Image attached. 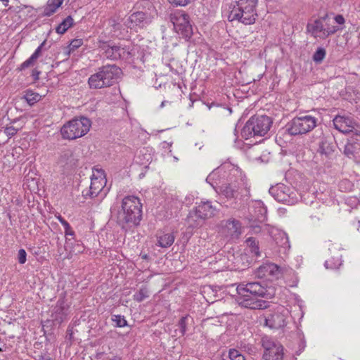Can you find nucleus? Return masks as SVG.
I'll return each mask as SVG.
<instances>
[{
	"label": "nucleus",
	"mask_w": 360,
	"mask_h": 360,
	"mask_svg": "<svg viewBox=\"0 0 360 360\" xmlns=\"http://www.w3.org/2000/svg\"><path fill=\"white\" fill-rule=\"evenodd\" d=\"M235 300L240 306L251 309H264L269 307L266 301L259 297L270 299L274 293L260 282L241 283L236 288Z\"/></svg>",
	"instance_id": "f257e3e1"
},
{
	"label": "nucleus",
	"mask_w": 360,
	"mask_h": 360,
	"mask_svg": "<svg viewBox=\"0 0 360 360\" xmlns=\"http://www.w3.org/2000/svg\"><path fill=\"white\" fill-rule=\"evenodd\" d=\"M142 219V204L139 198L127 195L122 199L118 220L122 228L137 226Z\"/></svg>",
	"instance_id": "f03ea898"
},
{
	"label": "nucleus",
	"mask_w": 360,
	"mask_h": 360,
	"mask_svg": "<svg viewBox=\"0 0 360 360\" xmlns=\"http://www.w3.org/2000/svg\"><path fill=\"white\" fill-rule=\"evenodd\" d=\"M256 3L252 1L239 0L231 8L228 16L229 21L238 20L244 25H252L255 22L257 14L256 13Z\"/></svg>",
	"instance_id": "7ed1b4c3"
},
{
	"label": "nucleus",
	"mask_w": 360,
	"mask_h": 360,
	"mask_svg": "<svg viewBox=\"0 0 360 360\" xmlns=\"http://www.w3.org/2000/svg\"><path fill=\"white\" fill-rule=\"evenodd\" d=\"M121 73V69L115 65H108L99 68L98 72L89 79L91 88L101 89L112 86Z\"/></svg>",
	"instance_id": "20e7f679"
},
{
	"label": "nucleus",
	"mask_w": 360,
	"mask_h": 360,
	"mask_svg": "<svg viewBox=\"0 0 360 360\" xmlns=\"http://www.w3.org/2000/svg\"><path fill=\"white\" fill-rule=\"evenodd\" d=\"M271 124V119L266 115L253 116L243 127L241 136L245 139L255 136H264L269 131Z\"/></svg>",
	"instance_id": "39448f33"
},
{
	"label": "nucleus",
	"mask_w": 360,
	"mask_h": 360,
	"mask_svg": "<svg viewBox=\"0 0 360 360\" xmlns=\"http://www.w3.org/2000/svg\"><path fill=\"white\" fill-rule=\"evenodd\" d=\"M217 212L215 206L210 201L200 202L193 210H191L187 216L186 221L188 227L192 229L202 226L204 221L213 217Z\"/></svg>",
	"instance_id": "423d86ee"
},
{
	"label": "nucleus",
	"mask_w": 360,
	"mask_h": 360,
	"mask_svg": "<svg viewBox=\"0 0 360 360\" xmlns=\"http://www.w3.org/2000/svg\"><path fill=\"white\" fill-rule=\"evenodd\" d=\"M91 126V120L86 117L75 118L64 124L61 128V134L65 139H76L84 136Z\"/></svg>",
	"instance_id": "0eeeda50"
},
{
	"label": "nucleus",
	"mask_w": 360,
	"mask_h": 360,
	"mask_svg": "<svg viewBox=\"0 0 360 360\" xmlns=\"http://www.w3.org/2000/svg\"><path fill=\"white\" fill-rule=\"evenodd\" d=\"M317 121V118L311 115L296 117L287 124V131L293 136L304 134L316 127Z\"/></svg>",
	"instance_id": "6e6552de"
},
{
	"label": "nucleus",
	"mask_w": 360,
	"mask_h": 360,
	"mask_svg": "<svg viewBox=\"0 0 360 360\" xmlns=\"http://www.w3.org/2000/svg\"><path fill=\"white\" fill-rule=\"evenodd\" d=\"M261 344L264 349L263 358L264 360H283V347L272 338L264 335L261 339Z\"/></svg>",
	"instance_id": "1a4fd4ad"
},
{
	"label": "nucleus",
	"mask_w": 360,
	"mask_h": 360,
	"mask_svg": "<svg viewBox=\"0 0 360 360\" xmlns=\"http://www.w3.org/2000/svg\"><path fill=\"white\" fill-rule=\"evenodd\" d=\"M217 227L219 232L229 240L236 241L242 234V224L234 218L221 220Z\"/></svg>",
	"instance_id": "9d476101"
},
{
	"label": "nucleus",
	"mask_w": 360,
	"mask_h": 360,
	"mask_svg": "<svg viewBox=\"0 0 360 360\" xmlns=\"http://www.w3.org/2000/svg\"><path fill=\"white\" fill-rule=\"evenodd\" d=\"M97 175L93 174L89 188L82 191V195L85 198H94L101 194L106 184L105 172L103 169H96Z\"/></svg>",
	"instance_id": "9b49d317"
},
{
	"label": "nucleus",
	"mask_w": 360,
	"mask_h": 360,
	"mask_svg": "<svg viewBox=\"0 0 360 360\" xmlns=\"http://www.w3.org/2000/svg\"><path fill=\"white\" fill-rule=\"evenodd\" d=\"M153 20L151 15L147 12L137 11L131 13L124 22V25L131 30H137L149 25Z\"/></svg>",
	"instance_id": "f8f14e48"
},
{
	"label": "nucleus",
	"mask_w": 360,
	"mask_h": 360,
	"mask_svg": "<svg viewBox=\"0 0 360 360\" xmlns=\"http://www.w3.org/2000/svg\"><path fill=\"white\" fill-rule=\"evenodd\" d=\"M336 129L342 133H353L356 136H360V124H357L349 117L336 115L333 120Z\"/></svg>",
	"instance_id": "ddd939ff"
},
{
	"label": "nucleus",
	"mask_w": 360,
	"mask_h": 360,
	"mask_svg": "<svg viewBox=\"0 0 360 360\" xmlns=\"http://www.w3.org/2000/svg\"><path fill=\"white\" fill-rule=\"evenodd\" d=\"M173 24L176 32L186 39H189L193 35V27L188 14L176 15L173 18Z\"/></svg>",
	"instance_id": "4468645a"
},
{
	"label": "nucleus",
	"mask_w": 360,
	"mask_h": 360,
	"mask_svg": "<svg viewBox=\"0 0 360 360\" xmlns=\"http://www.w3.org/2000/svg\"><path fill=\"white\" fill-rule=\"evenodd\" d=\"M290 188L283 184H278L269 188V193L274 198L287 205H293L297 202L296 198L292 196Z\"/></svg>",
	"instance_id": "2eb2a0df"
},
{
	"label": "nucleus",
	"mask_w": 360,
	"mask_h": 360,
	"mask_svg": "<svg viewBox=\"0 0 360 360\" xmlns=\"http://www.w3.org/2000/svg\"><path fill=\"white\" fill-rule=\"evenodd\" d=\"M307 32H310L314 37H320L326 38L329 35L335 34L339 27L337 26H327L326 27L322 20H315L311 23H308L307 25Z\"/></svg>",
	"instance_id": "dca6fc26"
},
{
	"label": "nucleus",
	"mask_w": 360,
	"mask_h": 360,
	"mask_svg": "<svg viewBox=\"0 0 360 360\" xmlns=\"http://www.w3.org/2000/svg\"><path fill=\"white\" fill-rule=\"evenodd\" d=\"M100 48L103 57L112 60L125 58L129 54L124 47L115 44L103 43Z\"/></svg>",
	"instance_id": "f3484780"
},
{
	"label": "nucleus",
	"mask_w": 360,
	"mask_h": 360,
	"mask_svg": "<svg viewBox=\"0 0 360 360\" xmlns=\"http://www.w3.org/2000/svg\"><path fill=\"white\" fill-rule=\"evenodd\" d=\"M267 231L278 246V252L282 254H286L290 248L288 235L274 227H268Z\"/></svg>",
	"instance_id": "a211bd4d"
},
{
	"label": "nucleus",
	"mask_w": 360,
	"mask_h": 360,
	"mask_svg": "<svg viewBox=\"0 0 360 360\" xmlns=\"http://www.w3.org/2000/svg\"><path fill=\"white\" fill-rule=\"evenodd\" d=\"M69 306L64 297L59 298L51 311V319L55 324H60L66 318Z\"/></svg>",
	"instance_id": "6ab92c4d"
},
{
	"label": "nucleus",
	"mask_w": 360,
	"mask_h": 360,
	"mask_svg": "<svg viewBox=\"0 0 360 360\" xmlns=\"http://www.w3.org/2000/svg\"><path fill=\"white\" fill-rule=\"evenodd\" d=\"M265 324L271 328L278 329L285 325V316L279 310L265 315Z\"/></svg>",
	"instance_id": "aec40b11"
},
{
	"label": "nucleus",
	"mask_w": 360,
	"mask_h": 360,
	"mask_svg": "<svg viewBox=\"0 0 360 360\" xmlns=\"http://www.w3.org/2000/svg\"><path fill=\"white\" fill-rule=\"evenodd\" d=\"M76 161L72 151L68 149L62 152L58 160V164L63 167L70 168L75 165Z\"/></svg>",
	"instance_id": "412c9836"
},
{
	"label": "nucleus",
	"mask_w": 360,
	"mask_h": 360,
	"mask_svg": "<svg viewBox=\"0 0 360 360\" xmlns=\"http://www.w3.org/2000/svg\"><path fill=\"white\" fill-rule=\"evenodd\" d=\"M317 144L319 146L317 151L321 155L328 156L334 151L332 143H330L328 138L323 135L319 137Z\"/></svg>",
	"instance_id": "4be33fe9"
},
{
	"label": "nucleus",
	"mask_w": 360,
	"mask_h": 360,
	"mask_svg": "<svg viewBox=\"0 0 360 360\" xmlns=\"http://www.w3.org/2000/svg\"><path fill=\"white\" fill-rule=\"evenodd\" d=\"M360 152V143L352 139L345 146L344 153L348 158H354Z\"/></svg>",
	"instance_id": "5701e85b"
},
{
	"label": "nucleus",
	"mask_w": 360,
	"mask_h": 360,
	"mask_svg": "<svg viewBox=\"0 0 360 360\" xmlns=\"http://www.w3.org/2000/svg\"><path fill=\"white\" fill-rule=\"evenodd\" d=\"M342 255L339 250L333 252V255L330 256L325 262L326 269H337L342 265Z\"/></svg>",
	"instance_id": "b1692460"
},
{
	"label": "nucleus",
	"mask_w": 360,
	"mask_h": 360,
	"mask_svg": "<svg viewBox=\"0 0 360 360\" xmlns=\"http://www.w3.org/2000/svg\"><path fill=\"white\" fill-rule=\"evenodd\" d=\"M64 0H48L44 9V16H51L62 5Z\"/></svg>",
	"instance_id": "393cba45"
},
{
	"label": "nucleus",
	"mask_w": 360,
	"mask_h": 360,
	"mask_svg": "<svg viewBox=\"0 0 360 360\" xmlns=\"http://www.w3.org/2000/svg\"><path fill=\"white\" fill-rule=\"evenodd\" d=\"M236 188V186L231 184H223L220 187V192L228 199L235 198L237 195V189Z\"/></svg>",
	"instance_id": "a878e982"
},
{
	"label": "nucleus",
	"mask_w": 360,
	"mask_h": 360,
	"mask_svg": "<svg viewBox=\"0 0 360 360\" xmlns=\"http://www.w3.org/2000/svg\"><path fill=\"white\" fill-rule=\"evenodd\" d=\"M247 247L250 249L251 254L258 257L260 256L259 242L254 237H249L245 240Z\"/></svg>",
	"instance_id": "bb28decb"
},
{
	"label": "nucleus",
	"mask_w": 360,
	"mask_h": 360,
	"mask_svg": "<svg viewBox=\"0 0 360 360\" xmlns=\"http://www.w3.org/2000/svg\"><path fill=\"white\" fill-rule=\"evenodd\" d=\"M174 236L172 233H165L158 236V245L161 248L170 247L174 241Z\"/></svg>",
	"instance_id": "cd10ccee"
},
{
	"label": "nucleus",
	"mask_w": 360,
	"mask_h": 360,
	"mask_svg": "<svg viewBox=\"0 0 360 360\" xmlns=\"http://www.w3.org/2000/svg\"><path fill=\"white\" fill-rule=\"evenodd\" d=\"M259 270L263 272V276L266 274L278 276L280 274L279 267L274 264H267L259 267Z\"/></svg>",
	"instance_id": "c85d7f7f"
},
{
	"label": "nucleus",
	"mask_w": 360,
	"mask_h": 360,
	"mask_svg": "<svg viewBox=\"0 0 360 360\" xmlns=\"http://www.w3.org/2000/svg\"><path fill=\"white\" fill-rule=\"evenodd\" d=\"M74 24L73 18L69 15L65 18L56 28L58 34H64Z\"/></svg>",
	"instance_id": "c756f323"
},
{
	"label": "nucleus",
	"mask_w": 360,
	"mask_h": 360,
	"mask_svg": "<svg viewBox=\"0 0 360 360\" xmlns=\"http://www.w3.org/2000/svg\"><path fill=\"white\" fill-rule=\"evenodd\" d=\"M24 98L30 105H32L41 99V96L32 91H27L24 95Z\"/></svg>",
	"instance_id": "7c9ffc66"
},
{
	"label": "nucleus",
	"mask_w": 360,
	"mask_h": 360,
	"mask_svg": "<svg viewBox=\"0 0 360 360\" xmlns=\"http://www.w3.org/2000/svg\"><path fill=\"white\" fill-rule=\"evenodd\" d=\"M326 55V49L323 47H319L313 54L312 59L316 63L319 64L323 60Z\"/></svg>",
	"instance_id": "2f4dec72"
},
{
	"label": "nucleus",
	"mask_w": 360,
	"mask_h": 360,
	"mask_svg": "<svg viewBox=\"0 0 360 360\" xmlns=\"http://www.w3.org/2000/svg\"><path fill=\"white\" fill-rule=\"evenodd\" d=\"M148 297V290L146 288H141L140 290L134 295V300L140 302Z\"/></svg>",
	"instance_id": "473e14b6"
},
{
	"label": "nucleus",
	"mask_w": 360,
	"mask_h": 360,
	"mask_svg": "<svg viewBox=\"0 0 360 360\" xmlns=\"http://www.w3.org/2000/svg\"><path fill=\"white\" fill-rule=\"evenodd\" d=\"M112 321L115 323L117 327H124L127 325V321L124 317L121 315H113Z\"/></svg>",
	"instance_id": "72a5a7b5"
},
{
	"label": "nucleus",
	"mask_w": 360,
	"mask_h": 360,
	"mask_svg": "<svg viewBox=\"0 0 360 360\" xmlns=\"http://www.w3.org/2000/svg\"><path fill=\"white\" fill-rule=\"evenodd\" d=\"M37 59H36L34 57H33L32 56H31L27 60H26L25 62H23L19 68H18V70L19 71H22L26 68H28L30 67H32L34 65L36 60Z\"/></svg>",
	"instance_id": "f704fd0d"
},
{
	"label": "nucleus",
	"mask_w": 360,
	"mask_h": 360,
	"mask_svg": "<svg viewBox=\"0 0 360 360\" xmlns=\"http://www.w3.org/2000/svg\"><path fill=\"white\" fill-rule=\"evenodd\" d=\"M188 318V316H182L179 323L178 326L179 328V333L181 335H184V334L186 332V328H187V323L186 321Z\"/></svg>",
	"instance_id": "c9c22d12"
},
{
	"label": "nucleus",
	"mask_w": 360,
	"mask_h": 360,
	"mask_svg": "<svg viewBox=\"0 0 360 360\" xmlns=\"http://www.w3.org/2000/svg\"><path fill=\"white\" fill-rule=\"evenodd\" d=\"M229 356L231 360H245L244 356L235 349L229 350Z\"/></svg>",
	"instance_id": "e433bc0d"
},
{
	"label": "nucleus",
	"mask_w": 360,
	"mask_h": 360,
	"mask_svg": "<svg viewBox=\"0 0 360 360\" xmlns=\"http://www.w3.org/2000/svg\"><path fill=\"white\" fill-rule=\"evenodd\" d=\"M192 0H168L169 3L174 6H185Z\"/></svg>",
	"instance_id": "4c0bfd02"
},
{
	"label": "nucleus",
	"mask_w": 360,
	"mask_h": 360,
	"mask_svg": "<svg viewBox=\"0 0 360 360\" xmlns=\"http://www.w3.org/2000/svg\"><path fill=\"white\" fill-rule=\"evenodd\" d=\"M26 257L27 253L24 249H20L18 253V262L21 264H23L26 262Z\"/></svg>",
	"instance_id": "58836bf2"
},
{
	"label": "nucleus",
	"mask_w": 360,
	"mask_h": 360,
	"mask_svg": "<svg viewBox=\"0 0 360 360\" xmlns=\"http://www.w3.org/2000/svg\"><path fill=\"white\" fill-rule=\"evenodd\" d=\"M83 44V41L81 39H73L70 44V49L73 51Z\"/></svg>",
	"instance_id": "ea45409f"
},
{
	"label": "nucleus",
	"mask_w": 360,
	"mask_h": 360,
	"mask_svg": "<svg viewBox=\"0 0 360 360\" xmlns=\"http://www.w3.org/2000/svg\"><path fill=\"white\" fill-rule=\"evenodd\" d=\"M65 235L66 237V245H69L72 244L70 243L71 239L69 238L68 237L69 236L73 237L75 236V231L72 230V229L70 227L68 230V229L65 230Z\"/></svg>",
	"instance_id": "a19ab883"
},
{
	"label": "nucleus",
	"mask_w": 360,
	"mask_h": 360,
	"mask_svg": "<svg viewBox=\"0 0 360 360\" xmlns=\"http://www.w3.org/2000/svg\"><path fill=\"white\" fill-rule=\"evenodd\" d=\"M5 133L8 136H13L17 133V129L13 127H8L4 130Z\"/></svg>",
	"instance_id": "79ce46f5"
},
{
	"label": "nucleus",
	"mask_w": 360,
	"mask_h": 360,
	"mask_svg": "<svg viewBox=\"0 0 360 360\" xmlns=\"http://www.w3.org/2000/svg\"><path fill=\"white\" fill-rule=\"evenodd\" d=\"M45 41H44L43 43H41L40 44V46H39L37 47V49L35 50V51L33 53V54L32 55L33 57H34L36 59H37L40 54H41V49H42V46H44Z\"/></svg>",
	"instance_id": "37998d69"
},
{
	"label": "nucleus",
	"mask_w": 360,
	"mask_h": 360,
	"mask_svg": "<svg viewBox=\"0 0 360 360\" xmlns=\"http://www.w3.org/2000/svg\"><path fill=\"white\" fill-rule=\"evenodd\" d=\"M335 21L339 25H343L345 22V20L342 15H337L334 18Z\"/></svg>",
	"instance_id": "c03bdc74"
},
{
	"label": "nucleus",
	"mask_w": 360,
	"mask_h": 360,
	"mask_svg": "<svg viewBox=\"0 0 360 360\" xmlns=\"http://www.w3.org/2000/svg\"><path fill=\"white\" fill-rule=\"evenodd\" d=\"M66 338L68 339L70 342L72 341V339H73V331L70 328H68V330H67Z\"/></svg>",
	"instance_id": "a18cd8bd"
},
{
	"label": "nucleus",
	"mask_w": 360,
	"mask_h": 360,
	"mask_svg": "<svg viewBox=\"0 0 360 360\" xmlns=\"http://www.w3.org/2000/svg\"><path fill=\"white\" fill-rule=\"evenodd\" d=\"M39 74H40V72H39V71H38V70H33L32 75V77H34V80H37V79H39Z\"/></svg>",
	"instance_id": "49530a36"
},
{
	"label": "nucleus",
	"mask_w": 360,
	"mask_h": 360,
	"mask_svg": "<svg viewBox=\"0 0 360 360\" xmlns=\"http://www.w3.org/2000/svg\"><path fill=\"white\" fill-rule=\"evenodd\" d=\"M62 225L63 226L65 231L67 229L68 230L71 227L70 224L66 220L62 224Z\"/></svg>",
	"instance_id": "de8ad7c7"
},
{
	"label": "nucleus",
	"mask_w": 360,
	"mask_h": 360,
	"mask_svg": "<svg viewBox=\"0 0 360 360\" xmlns=\"http://www.w3.org/2000/svg\"><path fill=\"white\" fill-rule=\"evenodd\" d=\"M57 218L61 224L65 221V219H63L60 215H59Z\"/></svg>",
	"instance_id": "09e8293b"
},
{
	"label": "nucleus",
	"mask_w": 360,
	"mask_h": 360,
	"mask_svg": "<svg viewBox=\"0 0 360 360\" xmlns=\"http://www.w3.org/2000/svg\"><path fill=\"white\" fill-rule=\"evenodd\" d=\"M328 18V15H325L324 16L320 18L319 20H322V22H323L324 21H326V20Z\"/></svg>",
	"instance_id": "8fccbe9b"
},
{
	"label": "nucleus",
	"mask_w": 360,
	"mask_h": 360,
	"mask_svg": "<svg viewBox=\"0 0 360 360\" xmlns=\"http://www.w3.org/2000/svg\"><path fill=\"white\" fill-rule=\"evenodd\" d=\"M167 103V101H163L162 102L161 105H160V107H161V108H163V107L165 105V103Z\"/></svg>",
	"instance_id": "3c124183"
},
{
	"label": "nucleus",
	"mask_w": 360,
	"mask_h": 360,
	"mask_svg": "<svg viewBox=\"0 0 360 360\" xmlns=\"http://www.w3.org/2000/svg\"><path fill=\"white\" fill-rule=\"evenodd\" d=\"M77 246H78V248H79V249L77 250V252H82V249L83 248H82V247H81L79 245H78Z\"/></svg>",
	"instance_id": "603ef678"
},
{
	"label": "nucleus",
	"mask_w": 360,
	"mask_h": 360,
	"mask_svg": "<svg viewBox=\"0 0 360 360\" xmlns=\"http://www.w3.org/2000/svg\"><path fill=\"white\" fill-rule=\"evenodd\" d=\"M106 195V192H105L103 194H102V198H103Z\"/></svg>",
	"instance_id": "864d4df0"
}]
</instances>
